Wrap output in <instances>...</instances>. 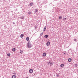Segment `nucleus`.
Wrapping results in <instances>:
<instances>
[{
    "mask_svg": "<svg viewBox=\"0 0 78 78\" xmlns=\"http://www.w3.org/2000/svg\"><path fill=\"white\" fill-rule=\"evenodd\" d=\"M63 20H66V18H63Z\"/></svg>",
    "mask_w": 78,
    "mask_h": 78,
    "instance_id": "nucleus-25",
    "label": "nucleus"
},
{
    "mask_svg": "<svg viewBox=\"0 0 78 78\" xmlns=\"http://www.w3.org/2000/svg\"><path fill=\"white\" fill-rule=\"evenodd\" d=\"M29 72L30 73H33V70L32 69H30L29 70Z\"/></svg>",
    "mask_w": 78,
    "mask_h": 78,
    "instance_id": "nucleus-3",
    "label": "nucleus"
},
{
    "mask_svg": "<svg viewBox=\"0 0 78 78\" xmlns=\"http://www.w3.org/2000/svg\"><path fill=\"white\" fill-rule=\"evenodd\" d=\"M20 53H21V54H22V53H23V51H22V50H20Z\"/></svg>",
    "mask_w": 78,
    "mask_h": 78,
    "instance_id": "nucleus-19",
    "label": "nucleus"
},
{
    "mask_svg": "<svg viewBox=\"0 0 78 78\" xmlns=\"http://www.w3.org/2000/svg\"><path fill=\"white\" fill-rule=\"evenodd\" d=\"M24 36V35L23 34H21L20 35V37H21V38H22V37H23Z\"/></svg>",
    "mask_w": 78,
    "mask_h": 78,
    "instance_id": "nucleus-12",
    "label": "nucleus"
},
{
    "mask_svg": "<svg viewBox=\"0 0 78 78\" xmlns=\"http://www.w3.org/2000/svg\"><path fill=\"white\" fill-rule=\"evenodd\" d=\"M74 41H75V42H76H76H77V39H74Z\"/></svg>",
    "mask_w": 78,
    "mask_h": 78,
    "instance_id": "nucleus-20",
    "label": "nucleus"
},
{
    "mask_svg": "<svg viewBox=\"0 0 78 78\" xmlns=\"http://www.w3.org/2000/svg\"><path fill=\"white\" fill-rule=\"evenodd\" d=\"M32 14V13L31 12V11L29 12H28V14H29V15H30V14Z\"/></svg>",
    "mask_w": 78,
    "mask_h": 78,
    "instance_id": "nucleus-9",
    "label": "nucleus"
},
{
    "mask_svg": "<svg viewBox=\"0 0 78 78\" xmlns=\"http://www.w3.org/2000/svg\"><path fill=\"white\" fill-rule=\"evenodd\" d=\"M30 39V38L29 37H27L26 38V40L27 41H29V40Z\"/></svg>",
    "mask_w": 78,
    "mask_h": 78,
    "instance_id": "nucleus-11",
    "label": "nucleus"
},
{
    "mask_svg": "<svg viewBox=\"0 0 78 78\" xmlns=\"http://www.w3.org/2000/svg\"><path fill=\"white\" fill-rule=\"evenodd\" d=\"M50 66H52L53 64L52 62H50V61H49L48 62V65H49V64H50Z\"/></svg>",
    "mask_w": 78,
    "mask_h": 78,
    "instance_id": "nucleus-2",
    "label": "nucleus"
},
{
    "mask_svg": "<svg viewBox=\"0 0 78 78\" xmlns=\"http://www.w3.org/2000/svg\"><path fill=\"white\" fill-rule=\"evenodd\" d=\"M12 78H16V76L15 75H13L12 76Z\"/></svg>",
    "mask_w": 78,
    "mask_h": 78,
    "instance_id": "nucleus-8",
    "label": "nucleus"
},
{
    "mask_svg": "<svg viewBox=\"0 0 78 78\" xmlns=\"http://www.w3.org/2000/svg\"><path fill=\"white\" fill-rule=\"evenodd\" d=\"M20 19H24V16H20Z\"/></svg>",
    "mask_w": 78,
    "mask_h": 78,
    "instance_id": "nucleus-7",
    "label": "nucleus"
},
{
    "mask_svg": "<svg viewBox=\"0 0 78 78\" xmlns=\"http://www.w3.org/2000/svg\"><path fill=\"white\" fill-rule=\"evenodd\" d=\"M7 56H11V54H10V53H9V54H7Z\"/></svg>",
    "mask_w": 78,
    "mask_h": 78,
    "instance_id": "nucleus-16",
    "label": "nucleus"
},
{
    "mask_svg": "<svg viewBox=\"0 0 78 78\" xmlns=\"http://www.w3.org/2000/svg\"><path fill=\"white\" fill-rule=\"evenodd\" d=\"M26 78H28V77H26Z\"/></svg>",
    "mask_w": 78,
    "mask_h": 78,
    "instance_id": "nucleus-29",
    "label": "nucleus"
},
{
    "mask_svg": "<svg viewBox=\"0 0 78 78\" xmlns=\"http://www.w3.org/2000/svg\"><path fill=\"white\" fill-rule=\"evenodd\" d=\"M44 34V32H42L40 34V36H42V35Z\"/></svg>",
    "mask_w": 78,
    "mask_h": 78,
    "instance_id": "nucleus-17",
    "label": "nucleus"
},
{
    "mask_svg": "<svg viewBox=\"0 0 78 78\" xmlns=\"http://www.w3.org/2000/svg\"><path fill=\"white\" fill-rule=\"evenodd\" d=\"M68 62H71L72 61V58H69L68 59Z\"/></svg>",
    "mask_w": 78,
    "mask_h": 78,
    "instance_id": "nucleus-6",
    "label": "nucleus"
},
{
    "mask_svg": "<svg viewBox=\"0 0 78 78\" xmlns=\"http://www.w3.org/2000/svg\"><path fill=\"white\" fill-rule=\"evenodd\" d=\"M60 66L61 67H64V64H61L60 65Z\"/></svg>",
    "mask_w": 78,
    "mask_h": 78,
    "instance_id": "nucleus-13",
    "label": "nucleus"
},
{
    "mask_svg": "<svg viewBox=\"0 0 78 78\" xmlns=\"http://www.w3.org/2000/svg\"><path fill=\"white\" fill-rule=\"evenodd\" d=\"M27 46L28 48H31V42L29 41L27 44Z\"/></svg>",
    "mask_w": 78,
    "mask_h": 78,
    "instance_id": "nucleus-1",
    "label": "nucleus"
},
{
    "mask_svg": "<svg viewBox=\"0 0 78 78\" xmlns=\"http://www.w3.org/2000/svg\"><path fill=\"white\" fill-rule=\"evenodd\" d=\"M57 76H59V75H58V74L57 75Z\"/></svg>",
    "mask_w": 78,
    "mask_h": 78,
    "instance_id": "nucleus-27",
    "label": "nucleus"
},
{
    "mask_svg": "<svg viewBox=\"0 0 78 78\" xmlns=\"http://www.w3.org/2000/svg\"><path fill=\"white\" fill-rule=\"evenodd\" d=\"M50 43L49 41H48V42H47V43H46V45L47 46H49V45H50Z\"/></svg>",
    "mask_w": 78,
    "mask_h": 78,
    "instance_id": "nucleus-4",
    "label": "nucleus"
},
{
    "mask_svg": "<svg viewBox=\"0 0 78 78\" xmlns=\"http://www.w3.org/2000/svg\"><path fill=\"white\" fill-rule=\"evenodd\" d=\"M77 72H78V69H77Z\"/></svg>",
    "mask_w": 78,
    "mask_h": 78,
    "instance_id": "nucleus-26",
    "label": "nucleus"
},
{
    "mask_svg": "<svg viewBox=\"0 0 78 78\" xmlns=\"http://www.w3.org/2000/svg\"><path fill=\"white\" fill-rule=\"evenodd\" d=\"M48 37V35H45L44 36V37H45V38H47Z\"/></svg>",
    "mask_w": 78,
    "mask_h": 78,
    "instance_id": "nucleus-10",
    "label": "nucleus"
},
{
    "mask_svg": "<svg viewBox=\"0 0 78 78\" xmlns=\"http://www.w3.org/2000/svg\"><path fill=\"white\" fill-rule=\"evenodd\" d=\"M12 74H13V75H16V73H12Z\"/></svg>",
    "mask_w": 78,
    "mask_h": 78,
    "instance_id": "nucleus-24",
    "label": "nucleus"
},
{
    "mask_svg": "<svg viewBox=\"0 0 78 78\" xmlns=\"http://www.w3.org/2000/svg\"><path fill=\"white\" fill-rule=\"evenodd\" d=\"M13 24H15V23H13Z\"/></svg>",
    "mask_w": 78,
    "mask_h": 78,
    "instance_id": "nucleus-28",
    "label": "nucleus"
},
{
    "mask_svg": "<svg viewBox=\"0 0 78 78\" xmlns=\"http://www.w3.org/2000/svg\"><path fill=\"white\" fill-rule=\"evenodd\" d=\"M46 55H47V54H46V53H43V56H46Z\"/></svg>",
    "mask_w": 78,
    "mask_h": 78,
    "instance_id": "nucleus-5",
    "label": "nucleus"
},
{
    "mask_svg": "<svg viewBox=\"0 0 78 78\" xmlns=\"http://www.w3.org/2000/svg\"><path fill=\"white\" fill-rule=\"evenodd\" d=\"M12 50L13 51H16V49H15V48H13L12 49Z\"/></svg>",
    "mask_w": 78,
    "mask_h": 78,
    "instance_id": "nucleus-14",
    "label": "nucleus"
},
{
    "mask_svg": "<svg viewBox=\"0 0 78 78\" xmlns=\"http://www.w3.org/2000/svg\"><path fill=\"white\" fill-rule=\"evenodd\" d=\"M47 27H45L44 28V31H45V30H46V28Z\"/></svg>",
    "mask_w": 78,
    "mask_h": 78,
    "instance_id": "nucleus-15",
    "label": "nucleus"
},
{
    "mask_svg": "<svg viewBox=\"0 0 78 78\" xmlns=\"http://www.w3.org/2000/svg\"><path fill=\"white\" fill-rule=\"evenodd\" d=\"M62 19V17L61 16H59V19Z\"/></svg>",
    "mask_w": 78,
    "mask_h": 78,
    "instance_id": "nucleus-22",
    "label": "nucleus"
},
{
    "mask_svg": "<svg viewBox=\"0 0 78 78\" xmlns=\"http://www.w3.org/2000/svg\"><path fill=\"white\" fill-rule=\"evenodd\" d=\"M33 3L31 2L30 3V6H32L33 5Z\"/></svg>",
    "mask_w": 78,
    "mask_h": 78,
    "instance_id": "nucleus-18",
    "label": "nucleus"
},
{
    "mask_svg": "<svg viewBox=\"0 0 78 78\" xmlns=\"http://www.w3.org/2000/svg\"><path fill=\"white\" fill-rule=\"evenodd\" d=\"M37 11H38V10L37 9H35V12H37Z\"/></svg>",
    "mask_w": 78,
    "mask_h": 78,
    "instance_id": "nucleus-23",
    "label": "nucleus"
},
{
    "mask_svg": "<svg viewBox=\"0 0 78 78\" xmlns=\"http://www.w3.org/2000/svg\"><path fill=\"white\" fill-rule=\"evenodd\" d=\"M74 66H76V67L78 66V65L76 64H75Z\"/></svg>",
    "mask_w": 78,
    "mask_h": 78,
    "instance_id": "nucleus-21",
    "label": "nucleus"
}]
</instances>
